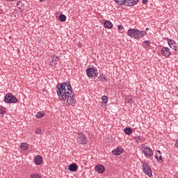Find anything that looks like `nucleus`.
Wrapping results in <instances>:
<instances>
[{
    "label": "nucleus",
    "instance_id": "6",
    "mask_svg": "<svg viewBox=\"0 0 178 178\" xmlns=\"http://www.w3.org/2000/svg\"><path fill=\"white\" fill-rule=\"evenodd\" d=\"M142 163V168L145 175H147L149 176V177H151L152 176V170H151V167H149L148 163L144 162Z\"/></svg>",
    "mask_w": 178,
    "mask_h": 178
},
{
    "label": "nucleus",
    "instance_id": "31",
    "mask_svg": "<svg viewBox=\"0 0 178 178\" xmlns=\"http://www.w3.org/2000/svg\"><path fill=\"white\" fill-rule=\"evenodd\" d=\"M135 140H141V138H140V136H137L135 138Z\"/></svg>",
    "mask_w": 178,
    "mask_h": 178
},
{
    "label": "nucleus",
    "instance_id": "32",
    "mask_svg": "<svg viewBox=\"0 0 178 178\" xmlns=\"http://www.w3.org/2000/svg\"><path fill=\"white\" fill-rule=\"evenodd\" d=\"M7 2H12V1H15V0H6Z\"/></svg>",
    "mask_w": 178,
    "mask_h": 178
},
{
    "label": "nucleus",
    "instance_id": "19",
    "mask_svg": "<svg viewBox=\"0 0 178 178\" xmlns=\"http://www.w3.org/2000/svg\"><path fill=\"white\" fill-rule=\"evenodd\" d=\"M6 113V108L1 107L0 108V116H3Z\"/></svg>",
    "mask_w": 178,
    "mask_h": 178
},
{
    "label": "nucleus",
    "instance_id": "4",
    "mask_svg": "<svg viewBox=\"0 0 178 178\" xmlns=\"http://www.w3.org/2000/svg\"><path fill=\"white\" fill-rule=\"evenodd\" d=\"M118 5H126L127 6H134L137 5L138 0H114Z\"/></svg>",
    "mask_w": 178,
    "mask_h": 178
},
{
    "label": "nucleus",
    "instance_id": "34",
    "mask_svg": "<svg viewBox=\"0 0 178 178\" xmlns=\"http://www.w3.org/2000/svg\"><path fill=\"white\" fill-rule=\"evenodd\" d=\"M20 3H22V1H19L17 5H20Z\"/></svg>",
    "mask_w": 178,
    "mask_h": 178
},
{
    "label": "nucleus",
    "instance_id": "14",
    "mask_svg": "<svg viewBox=\"0 0 178 178\" xmlns=\"http://www.w3.org/2000/svg\"><path fill=\"white\" fill-rule=\"evenodd\" d=\"M34 161L35 165H41V163H42V157L38 155L35 157Z\"/></svg>",
    "mask_w": 178,
    "mask_h": 178
},
{
    "label": "nucleus",
    "instance_id": "13",
    "mask_svg": "<svg viewBox=\"0 0 178 178\" xmlns=\"http://www.w3.org/2000/svg\"><path fill=\"white\" fill-rule=\"evenodd\" d=\"M68 169L70 172H76L79 169V165L76 163H73L68 166Z\"/></svg>",
    "mask_w": 178,
    "mask_h": 178
},
{
    "label": "nucleus",
    "instance_id": "20",
    "mask_svg": "<svg viewBox=\"0 0 178 178\" xmlns=\"http://www.w3.org/2000/svg\"><path fill=\"white\" fill-rule=\"evenodd\" d=\"M44 116H45V113H42V112H38L36 114L37 119H41V118H44Z\"/></svg>",
    "mask_w": 178,
    "mask_h": 178
},
{
    "label": "nucleus",
    "instance_id": "15",
    "mask_svg": "<svg viewBox=\"0 0 178 178\" xmlns=\"http://www.w3.org/2000/svg\"><path fill=\"white\" fill-rule=\"evenodd\" d=\"M106 104H108V97L106 95H103L102 97V102L100 104L101 106H106Z\"/></svg>",
    "mask_w": 178,
    "mask_h": 178
},
{
    "label": "nucleus",
    "instance_id": "5",
    "mask_svg": "<svg viewBox=\"0 0 178 178\" xmlns=\"http://www.w3.org/2000/svg\"><path fill=\"white\" fill-rule=\"evenodd\" d=\"M76 140L78 144H82L83 145L87 144V137L82 132L77 133Z\"/></svg>",
    "mask_w": 178,
    "mask_h": 178
},
{
    "label": "nucleus",
    "instance_id": "9",
    "mask_svg": "<svg viewBox=\"0 0 178 178\" xmlns=\"http://www.w3.org/2000/svg\"><path fill=\"white\" fill-rule=\"evenodd\" d=\"M161 52V55H163V56H165L166 58L172 55V53L170 52V49H169L168 47H163Z\"/></svg>",
    "mask_w": 178,
    "mask_h": 178
},
{
    "label": "nucleus",
    "instance_id": "30",
    "mask_svg": "<svg viewBox=\"0 0 178 178\" xmlns=\"http://www.w3.org/2000/svg\"><path fill=\"white\" fill-rule=\"evenodd\" d=\"M118 30H123V26H122V25H119L118 26Z\"/></svg>",
    "mask_w": 178,
    "mask_h": 178
},
{
    "label": "nucleus",
    "instance_id": "1",
    "mask_svg": "<svg viewBox=\"0 0 178 178\" xmlns=\"http://www.w3.org/2000/svg\"><path fill=\"white\" fill-rule=\"evenodd\" d=\"M56 92L60 101L67 102L68 105L74 106L76 105V99H74V92L70 82H63L57 85Z\"/></svg>",
    "mask_w": 178,
    "mask_h": 178
},
{
    "label": "nucleus",
    "instance_id": "27",
    "mask_svg": "<svg viewBox=\"0 0 178 178\" xmlns=\"http://www.w3.org/2000/svg\"><path fill=\"white\" fill-rule=\"evenodd\" d=\"M101 81L102 83H106V78L105 77V76H101Z\"/></svg>",
    "mask_w": 178,
    "mask_h": 178
},
{
    "label": "nucleus",
    "instance_id": "28",
    "mask_svg": "<svg viewBox=\"0 0 178 178\" xmlns=\"http://www.w3.org/2000/svg\"><path fill=\"white\" fill-rule=\"evenodd\" d=\"M35 134H41V129H37L35 131Z\"/></svg>",
    "mask_w": 178,
    "mask_h": 178
},
{
    "label": "nucleus",
    "instance_id": "16",
    "mask_svg": "<svg viewBox=\"0 0 178 178\" xmlns=\"http://www.w3.org/2000/svg\"><path fill=\"white\" fill-rule=\"evenodd\" d=\"M104 26L105 29H111V27L113 26V24H112V23L111 22V21H108V20H107V21H105V22H104Z\"/></svg>",
    "mask_w": 178,
    "mask_h": 178
},
{
    "label": "nucleus",
    "instance_id": "3",
    "mask_svg": "<svg viewBox=\"0 0 178 178\" xmlns=\"http://www.w3.org/2000/svg\"><path fill=\"white\" fill-rule=\"evenodd\" d=\"M4 102H6V104H17V102H19V100L17 99V98H16V96L9 92L5 95Z\"/></svg>",
    "mask_w": 178,
    "mask_h": 178
},
{
    "label": "nucleus",
    "instance_id": "22",
    "mask_svg": "<svg viewBox=\"0 0 178 178\" xmlns=\"http://www.w3.org/2000/svg\"><path fill=\"white\" fill-rule=\"evenodd\" d=\"M167 41L168 42L169 47H170L171 45H173L174 44H176V42L175 40L169 39V38H167Z\"/></svg>",
    "mask_w": 178,
    "mask_h": 178
},
{
    "label": "nucleus",
    "instance_id": "24",
    "mask_svg": "<svg viewBox=\"0 0 178 178\" xmlns=\"http://www.w3.org/2000/svg\"><path fill=\"white\" fill-rule=\"evenodd\" d=\"M31 178H41V175L38 173L31 175Z\"/></svg>",
    "mask_w": 178,
    "mask_h": 178
},
{
    "label": "nucleus",
    "instance_id": "23",
    "mask_svg": "<svg viewBox=\"0 0 178 178\" xmlns=\"http://www.w3.org/2000/svg\"><path fill=\"white\" fill-rule=\"evenodd\" d=\"M143 47H149L151 45V42L149 40H145L143 42Z\"/></svg>",
    "mask_w": 178,
    "mask_h": 178
},
{
    "label": "nucleus",
    "instance_id": "36",
    "mask_svg": "<svg viewBox=\"0 0 178 178\" xmlns=\"http://www.w3.org/2000/svg\"><path fill=\"white\" fill-rule=\"evenodd\" d=\"M40 2H44V0H39Z\"/></svg>",
    "mask_w": 178,
    "mask_h": 178
},
{
    "label": "nucleus",
    "instance_id": "26",
    "mask_svg": "<svg viewBox=\"0 0 178 178\" xmlns=\"http://www.w3.org/2000/svg\"><path fill=\"white\" fill-rule=\"evenodd\" d=\"M170 47L171 48V49H174L175 51H177V46H176V44H171L170 46Z\"/></svg>",
    "mask_w": 178,
    "mask_h": 178
},
{
    "label": "nucleus",
    "instance_id": "35",
    "mask_svg": "<svg viewBox=\"0 0 178 178\" xmlns=\"http://www.w3.org/2000/svg\"><path fill=\"white\" fill-rule=\"evenodd\" d=\"M146 31H148V30H149V28H146Z\"/></svg>",
    "mask_w": 178,
    "mask_h": 178
},
{
    "label": "nucleus",
    "instance_id": "29",
    "mask_svg": "<svg viewBox=\"0 0 178 178\" xmlns=\"http://www.w3.org/2000/svg\"><path fill=\"white\" fill-rule=\"evenodd\" d=\"M142 3H143L144 5H147V3H148V0H142Z\"/></svg>",
    "mask_w": 178,
    "mask_h": 178
},
{
    "label": "nucleus",
    "instance_id": "17",
    "mask_svg": "<svg viewBox=\"0 0 178 178\" xmlns=\"http://www.w3.org/2000/svg\"><path fill=\"white\" fill-rule=\"evenodd\" d=\"M124 133L127 136H131L133 134V130H131V128L127 127L124 129Z\"/></svg>",
    "mask_w": 178,
    "mask_h": 178
},
{
    "label": "nucleus",
    "instance_id": "12",
    "mask_svg": "<svg viewBox=\"0 0 178 178\" xmlns=\"http://www.w3.org/2000/svg\"><path fill=\"white\" fill-rule=\"evenodd\" d=\"M51 63L52 66H55V65H58V63L56 62H58L59 60V56H57L55 54H52L51 56Z\"/></svg>",
    "mask_w": 178,
    "mask_h": 178
},
{
    "label": "nucleus",
    "instance_id": "8",
    "mask_svg": "<svg viewBox=\"0 0 178 178\" xmlns=\"http://www.w3.org/2000/svg\"><path fill=\"white\" fill-rule=\"evenodd\" d=\"M88 77H94L98 74V70L94 67H89L86 70Z\"/></svg>",
    "mask_w": 178,
    "mask_h": 178
},
{
    "label": "nucleus",
    "instance_id": "7",
    "mask_svg": "<svg viewBox=\"0 0 178 178\" xmlns=\"http://www.w3.org/2000/svg\"><path fill=\"white\" fill-rule=\"evenodd\" d=\"M142 152L144 154L145 156L147 158H151L154 155V152L149 147H147L145 146H143Z\"/></svg>",
    "mask_w": 178,
    "mask_h": 178
},
{
    "label": "nucleus",
    "instance_id": "18",
    "mask_svg": "<svg viewBox=\"0 0 178 178\" xmlns=\"http://www.w3.org/2000/svg\"><path fill=\"white\" fill-rule=\"evenodd\" d=\"M20 149H22V151H26V149H29V144L27 143H23L20 145Z\"/></svg>",
    "mask_w": 178,
    "mask_h": 178
},
{
    "label": "nucleus",
    "instance_id": "2",
    "mask_svg": "<svg viewBox=\"0 0 178 178\" xmlns=\"http://www.w3.org/2000/svg\"><path fill=\"white\" fill-rule=\"evenodd\" d=\"M127 35L130 38H134L135 40H141L143 37L147 35V31H140L137 29H129L127 31Z\"/></svg>",
    "mask_w": 178,
    "mask_h": 178
},
{
    "label": "nucleus",
    "instance_id": "10",
    "mask_svg": "<svg viewBox=\"0 0 178 178\" xmlns=\"http://www.w3.org/2000/svg\"><path fill=\"white\" fill-rule=\"evenodd\" d=\"M123 152H124V149L120 147H117L115 149L112 151L113 155H115L117 156L119 155H122Z\"/></svg>",
    "mask_w": 178,
    "mask_h": 178
},
{
    "label": "nucleus",
    "instance_id": "11",
    "mask_svg": "<svg viewBox=\"0 0 178 178\" xmlns=\"http://www.w3.org/2000/svg\"><path fill=\"white\" fill-rule=\"evenodd\" d=\"M95 170L97 173H104V172H105V166L99 164L95 167Z\"/></svg>",
    "mask_w": 178,
    "mask_h": 178
},
{
    "label": "nucleus",
    "instance_id": "25",
    "mask_svg": "<svg viewBox=\"0 0 178 178\" xmlns=\"http://www.w3.org/2000/svg\"><path fill=\"white\" fill-rule=\"evenodd\" d=\"M154 158L158 161V162H159L160 161H162V156L161 155L158 156V154H156Z\"/></svg>",
    "mask_w": 178,
    "mask_h": 178
},
{
    "label": "nucleus",
    "instance_id": "33",
    "mask_svg": "<svg viewBox=\"0 0 178 178\" xmlns=\"http://www.w3.org/2000/svg\"><path fill=\"white\" fill-rule=\"evenodd\" d=\"M156 152H158L159 154V155H161V151L157 150Z\"/></svg>",
    "mask_w": 178,
    "mask_h": 178
},
{
    "label": "nucleus",
    "instance_id": "21",
    "mask_svg": "<svg viewBox=\"0 0 178 178\" xmlns=\"http://www.w3.org/2000/svg\"><path fill=\"white\" fill-rule=\"evenodd\" d=\"M59 20L60 22H66V15L63 14L60 15Z\"/></svg>",
    "mask_w": 178,
    "mask_h": 178
}]
</instances>
